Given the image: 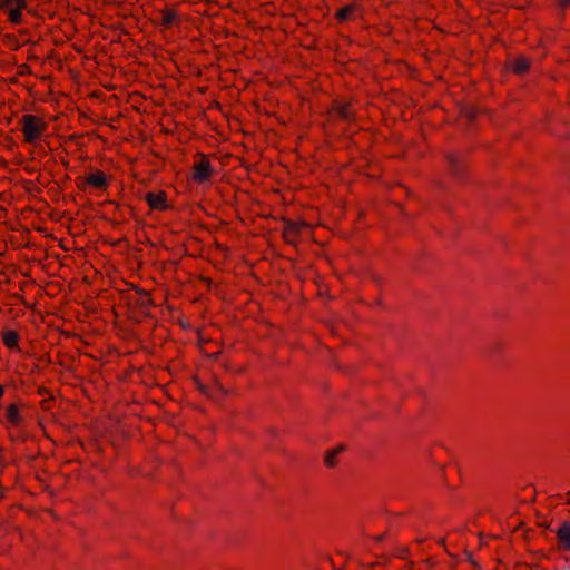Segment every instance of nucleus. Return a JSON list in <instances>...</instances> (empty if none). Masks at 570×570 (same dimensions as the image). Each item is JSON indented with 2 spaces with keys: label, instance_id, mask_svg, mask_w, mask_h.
Wrapping results in <instances>:
<instances>
[{
  "label": "nucleus",
  "instance_id": "nucleus-1",
  "mask_svg": "<svg viewBox=\"0 0 570 570\" xmlns=\"http://www.w3.org/2000/svg\"><path fill=\"white\" fill-rule=\"evenodd\" d=\"M20 122L26 144H35L48 128L43 118L31 114L23 115Z\"/></svg>",
  "mask_w": 570,
  "mask_h": 570
},
{
  "label": "nucleus",
  "instance_id": "nucleus-2",
  "mask_svg": "<svg viewBox=\"0 0 570 570\" xmlns=\"http://www.w3.org/2000/svg\"><path fill=\"white\" fill-rule=\"evenodd\" d=\"M23 10L27 14H36L33 9H28L27 0H0V12L7 13L8 21L11 24L17 26L24 22Z\"/></svg>",
  "mask_w": 570,
  "mask_h": 570
},
{
  "label": "nucleus",
  "instance_id": "nucleus-3",
  "mask_svg": "<svg viewBox=\"0 0 570 570\" xmlns=\"http://www.w3.org/2000/svg\"><path fill=\"white\" fill-rule=\"evenodd\" d=\"M128 289L124 292L127 293L128 301L136 307L142 311L145 315H148V309L155 306L150 292L140 288L132 283H126Z\"/></svg>",
  "mask_w": 570,
  "mask_h": 570
},
{
  "label": "nucleus",
  "instance_id": "nucleus-4",
  "mask_svg": "<svg viewBox=\"0 0 570 570\" xmlns=\"http://www.w3.org/2000/svg\"><path fill=\"white\" fill-rule=\"evenodd\" d=\"M196 160L193 166L191 178L197 184H205L210 181L214 174V168L210 164L209 156L198 151L196 154Z\"/></svg>",
  "mask_w": 570,
  "mask_h": 570
},
{
  "label": "nucleus",
  "instance_id": "nucleus-5",
  "mask_svg": "<svg viewBox=\"0 0 570 570\" xmlns=\"http://www.w3.org/2000/svg\"><path fill=\"white\" fill-rule=\"evenodd\" d=\"M444 157L448 163L449 174L458 181L465 183L468 179L466 159L454 151H446Z\"/></svg>",
  "mask_w": 570,
  "mask_h": 570
},
{
  "label": "nucleus",
  "instance_id": "nucleus-6",
  "mask_svg": "<svg viewBox=\"0 0 570 570\" xmlns=\"http://www.w3.org/2000/svg\"><path fill=\"white\" fill-rule=\"evenodd\" d=\"M327 114L332 119L347 122L354 121L356 117L352 102L338 99L332 101Z\"/></svg>",
  "mask_w": 570,
  "mask_h": 570
},
{
  "label": "nucleus",
  "instance_id": "nucleus-7",
  "mask_svg": "<svg viewBox=\"0 0 570 570\" xmlns=\"http://www.w3.org/2000/svg\"><path fill=\"white\" fill-rule=\"evenodd\" d=\"M284 222L283 227V239L285 243L291 245H297L301 240V234L303 228H307L309 225L305 222L296 223L292 222L288 218L283 217Z\"/></svg>",
  "mask_w": 570,
  "mask_h": 570
},
{
  "label": "nucleus",
  "instance_id": "nucleus-8",
  "mask_svg": "<svg viewBox=\"0 0 570 570\" xmlns=\"http://www.w3.org/2000/svg\"><path fill=\"white\" fill-rule=\"evenodd\" d=\"M145 200L150 210L165 212L171 208L165 190L149 191L145 195Z\"/></svg>",
  "mask_w": 570,
  "mask_h": 570
},
{
  "label": "nucleus",
  "instance_id": "nucleus-9",
  "mask_svg": "<svg viewBox=\"0 0 570 570\" xmlns=\"http://www.w3.org/2000/svg\"><path fill=\"white\" fill-rule=\"evenodd\" d=\"M363 8L357 2L347 3L341 8H338L334 14V18L337 22H348L356 19V17H362Z\"/></svg>",
  "mask_w": 570,
  "mask_h": 570
},
{
  "label": "nucleus",
  "instance_id": "nucleus-10",
  "mask_svg": "<svg viewBox=\"0 0 570 570\" xmlns=\"http://www.w3.org/2000/svg\"><path fill=\"white\" fill-rule=\"evenodd\" d=\"M160 19L158 22H154L157 26H161L166 29H169L174 26H179L181 22V18L174 7H165L164 9L159 10Z\"/></svg>",
  "mask_w": 570,
  "mask_h": 570
},
{
  "label": "nucleus",
  "instance_id": "nucleus-11",
  "mask_svg": "<svg viewBox=\"0 0 570 570\" xmlns=\"http://www.w3.org/2000/svg\"><path fill=\"white\" fill-rule=\"evenodd\" d=\"M556 535L558 549L560 551H570V522H562L558 528Z\"/></svg>",
  "mask_w": 570,
  "mask_h": 570
},
{
  "label": "nucleus",
  "instance_id": "nucleus-12",
  "mask_svg": "<svg viewBox=\"0 0 570 570\" xmlns=\"http://www.w3.org/2000/svg\"><path fill=\"white\" fill-rule=\"evenodd\" d=\"M85 181L87 185H90L101 190H105L108 187L107 175L100 169H97L95 173H91L88 176H86Z\"/></svg>",
  "mask_w": 570,
  "mask_h": 570
},
{
  "label": "nucleus",
  "instance_id": "nucleus-13",
  "mask_svg": "<svg viewBox=\"0 0 570 570\" xmlns=\"http://www.w3.org/2000/svg\"><path fill=\"white\" fill-rule=\"evenodd\" d=\"M531 61L525 56H518L515 60L507 68L514 75L524 76L529 72Z\"/></svg>",
  "mask_w": 570,
  "mask_h": 570
},
{
  "label": "nucleus",
  "instance_id": "nucleus-14",
  "mask_svg": "<svg viewBox=\"0 0 570 570\" xmlns=\"http://www.w3.org/2000/svg\"><path fill=\"white\" fill-rule=\"evenodd\" d=\"M345 450L346 446L344 444H338L336 448L328 450L324 456V464L330 469L336 468L338 465L337 455L343 453Z\"/></svg>",
  "mask_w": 570,
  "mask_h": 570
},
{
  "label": "nucleus",
  "instance_id": "nucleus-15",
  "mask_svg": "<svg viewBox=\"0 0 570 570\" xmlns=\"http://www.w3.org/2000/svg\"><path fill=\"white\" fill-rule=\"evenodd\" d=\"M20 335L14 330H8L2 333V342L10 350H19Z\"/></svg>",
  "mask_w": 570,
  "mask_h": 570
},
{
  "label": "nucleus",
  "instance_id": "nucleus-16",
  "mask_svg": "<svg viewBox=\"0 0 570 570\" xmlns=\"http://www.w3.org/2000/svg\"><path fill=\"white\" fill-rule=\"evenodd\" d=\"M6 419L12 426H19L22 422L19 406L16 403L9 404L6 410Z\"/></svg>",
  "mask_w": 570,
  "mask_h": 570
},
{
  "label": "nucleus",
  "instance_id": "nucleus-17",
  "mask_svg": "<svg viewBox=\"0 0 570 570\" xmlns=\"http://www.w3.org/2000/svg\"><path fill=\"white\" fill-rule=\"evenodd\" d=\"M223 368L230 374H243L246 372V365H235L230 360H224L222 362Z\"/></svg>",
  "mask_w": 570,
  "mask_h": 570
},
{
  "label": "nucleus",
  "instance_id": "nucleus-18",
  "mask_svg": "<svg viewBox=\"0 0 570 570\" xmlns=\"http://www.w3.org/2000/svg\"><path fill=\"white\" fill-rule=\"evenodd\" d=\"M459 116L464 118L468 124H472L478 117V109L473 106L461 108Z\"/></svg>",
  "mask_w": 570,
  "mask_h": 570
},
{
  "label": "nucleus",
  "instance_id": "nucleus-19",
  "mask_svg": "<svg viewBox=\"0 0 570 570\" xmlns=\"http://www.w3.org/2000/svg\"><path fill=\"white\" fill-rule=\"evenodd\" d=\"M37 393L40 396L48 395V399H45L43 401H41L40 404L43 410H49L48 403L53 400V396L51 395L50 391L45 386H39L37 390Z\"/></svg>",
  "mask_w": 570,
  "mask_h": 570
},
{
  "label": "nucleus",
  "instance_id": "nucleus-20",
  "mask_svg": "<svg viewBox=\"0 0 570 570\" xmlns=\"http://www.w3.org/2000/svg\"><path fill=\"white\" fill-rule=\"evenodd\" d=\"M10 544L7 540V529L0 523V553L8 551Z\"/></svg>",
  "mask_w": 570,
  "mask_h": 570
},
{
  "label": "nucleus",
  "instance_id": "nucleus-21",
  "mask_svg": "<svg viewBox=\"0 0 570 570\" xmlns=\"http://www.w3.org/2000/svg\"><path fill=\"white\" fill-rule=\"evenodd\" d=\"M193 380H194V382L196 384L197 390L200 393H203L205 395H208V387L205 384H203L197 376H194Z\"/></svg>",
  "mask_w": 570,
  "mask_h": 570
},
{
  "label": "nucleus",
  "instance_id": "nucleus-22",
  "mask_svg": "<svg viewBox=\"0 0 570 570\" xmlns=\"http://www.w3.org/2000/svg\"><path fill=\"white\" fill-rule=\"evenodd\" d=\"M410 553V550L409 548H402L399 550V552L396 553V557L397 558H401V559H405Z\"/></svg>",
  "mask_w": 570,
  "mask_h": 570
},
{
  "label": "nucleus",
  "instance_id": "nucleus-23",
  "mask_svg": "<svg viewBox=\"0 0 570 570\" xmlns=\"http://www.w3.org/2000/svg\"><path fill=\"white\" fill-rule=\"evenodd\" d=\"M326 327L328 328V332L333 335V336H336L337 335V328L334 324L332 323H328L326 324Z\"/></svg>",
  "mask_w": 570,
  "mask_h": 570
},
{
  "label": "nucleus",
  "instance_id": "nucleus-24",
  "mask_svg": "<svg viewBox=\"0 0 570 570\" xmlns=\"http://www.w3.org/2000/svg\"><path fill=\"white\" fill-rule=\"evenodd\" d=\"M468 561L475 568V569H480V566L479 563L473 559L472 557V553H468V557H466Z\"/></svg>",
  "mask_w": 570,
  "mask_h": 570
},
{
  "label": "nucleus",
  "instance_id": "nucleus-25",
  "mask_svg": "<svg viewBox=\"0 0 570 570\" xmlns=\"http://www.w3.org/2000/svg\"><path fill=\"white\" fill-rule=\"evenodd\" d=\"M514 570H529V563H517Z\"/></svg>",
  "mask_w": 570,
  "mask_h": 570
},
{
  "label": "nucleus",
  "instance_id": "nucleus-26",
  "mask_svg": "<svg viewBox=\"0 0 570 570\" xmlns=\"http://www.w3.org/2000/svg\"><path fill=\"white\" fill-rule=\"evenodd\" d=\"M558 6L564 9L570 6V0H558Z\"/></svg>",
  "mask_w": 570,
  "mask_h": 570
},
{
  "label": "nucleus",
  "instance_id": "nucleus-27",
  "mask_svg": "<svg viewBox=\"0 0 570 570\" xmlns=\"http://www.w3.org/2000/svg\"><path fill=\"white\" fill-rule=\"evenodd\" d=\"M541 566L539 563H529V570H539Z\"/></svg>",
  "mask_w": 570,
  "mask_h": 570
},
{
  "label": "nucleus",
  "instance_id": "nucleus-28",
  "mask_svg": "<svg viewBox=\"0 0 570 570\" xmlns=\"http://www.w3.org/2000/svg\"><path fill=\"white\" fill-rule=\"evenodd\" d=\"M200 281H202V282H204V283H206L208 286H210V285H212V279H210L209 277L202 276V277H200Z\"/></svg>",
  "mask_w": 570,
  "mask_h": 570
},
{
  "label": "nucleus",
  "instance_id": "nucleus-29",
  "mask_svg": "<svg viewBox=\"0 0 570 570\" xmlns=\"http://www.w3.org/2000/svg\"><path fill=\"white\" fill-rule=\"evenodd\" d=\"M385 537H386V533H382L380 535H376L375 537V541L381 542V541H383L385 539Z\"/></svg>",
  "mask_w": 570,
  "mask_h": 570
},
{
  "label": "nucleus",
  "instance_id": "nucleus-30",
  "mask_svg": "<svg viewBox=\"0 0 570 570\" xmlns=\"http://www.w3.org/2000/svg\"><path fill=\"white\" fill-rule=\"evenodd\" d=\"M438 543L445 547V538L439 539Z\"/></svg>",
  "mask_w": 570,
  "mask_h": 570
},
{
  "label": "nucleus",
  "instance_id": "nucleus-31",
  "mask_svg": "<svg viewBox=\"0 0 570 570\" xmlns=\"http://www.w3.org/2000/svg\"><path fill=\"white\" fill-rule=\"evenodd\" d=\"M3 394H4V387H3V385L0 384V399H2Z\"/></svg>",
  "mask_w": 570,
  "mask_h": 570
},
{
  "label": "nucleus",
  "instance_id": "nucleus-32",
  "mask_svg": "<svg viewBox=\"0 0 570 570\" xmlns=\"http://www.w3.org/2000/svg\"><path fill=\"white\" fill-rule=\"evenodd\" d=\"M206 2H208L209 0H205Z\"/></svg>",
  "mask_w": 570,
  "mask_h": 570
}]
</instances>
